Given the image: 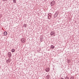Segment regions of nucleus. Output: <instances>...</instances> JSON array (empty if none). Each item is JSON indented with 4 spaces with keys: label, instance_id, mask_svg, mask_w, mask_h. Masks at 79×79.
<instances>
[{
    "label": "nucleus",
    "instance_id": "1",
    "mask_svg": "<svg viewBox=\"0 0 79 79\" xmlns=\"http://www.w3.org/2000/svg\"><path fill=\"white\" fill-rule=\"evenodd\" d=\"M55 4V2L54 1H52L51 2V6H53Z\"/></svg>",
    "mask_w": 79,
    "mask_h": 79
},
{
    "label": "nucleus",
    "instance_id": "2",
    "mask_svg": "<svg viewBox=\"0 0 79 79\" xmlns=\"http://www.w3.org/2000/svg\"><path fill=\"white\" fill-rule=\"evenodd\" d=\"M8 56L9 58H11V57L12 55L11 53L10 52H9L8 53Z\"/></svg>",
    "mask_w": 79,
    "mask_h": 79
},
{
    "label": "nucleus",
    "instance_id": "3",
    "mask_svg": "<svg viewBox=\"0 0 79 79\" xmlns=\"http://www.w3.org/2000/svg\"><path fill=\"white\" fill-rule=\"evenodd\" d=\"M54 34L55 32L54 31H52L50 34V35H54V36H55V35H54Z\"/></svg>",
    "mask_w": 79,
    "mask_h": 79
},
{
    "label": "nucleus",
    "instance_id": "4",
    "mask_svg": "<svg viewBox=\"0 0 79 79\" xmlns=\"http://www.w3.org/2000/svg\"><path fill=\"white\" fill-rule=\"evenodd\" d=\"M45 71H46V72H48L49 71H50V69H49V68H47L46 69H45Z\"/></svg>",
    "mask_w": 79,
    "mask_h": 79
},
{
    "label": "nucleus",
    "instance_id": "5",
    "mask_svg": "<svg viewBox=\"0 0 79 79\" xmlns=\"http://www.w3.org/2000/svg\"><path fill=\"white\" fill-rule=\"evenodd\" d=\"M22 42H23V43H24L25 42V41H26V40H25V39L24 38H23L22 39Z\"/></svg>",
    "mask_w": 79,
    "mask_h": 79
},
{
    "label": "nucleus",
    "instance_id": "6",
    "mask_svg": "<svg viewBox=\"0 0 79 79\" xmlns=\"http://www.w3.org/2000/svg\"><path fill=\"white\" fill-rule=\"evenodd\" d=\"M3 34L4 35H7V34H8V33H7V32L6 31H5V32H4V33H3Z\"/></svg>",
    "mask_w": 79,
    "mask_h": 79
},
{
    "label": "nucleus",
    "instance_id": "7",
    "mask_svg": "<svg viewBox=\"0 0 79 79\" xmlns=\"http://www.w3.org/2000/svg\"><path fill=\"white\" fill-rule=\"evenodd\" d=\"M50 47L52 48V49H53L55 48V46H53V45H51Z\"/></svg>",
    "mask_w": 79,
    "mask_h": 79
},
{
    "label": "nucleus",
    "instance_id": "8",
    "mask_svg": "<svg viewBox=\"0 0 79 79\" xmlns=\"http://www.w3.org/2000/svg\"><path fill=\"white\" fill-rule=\"evenodd\" d=\"M15 50L14 49H11V52H15Z\"/></svg>",
    "mask_w": 79,
    "mask_h": 79
},
{
    "label": "nucleus",
    "instance_id": "9",
    "mask_svg": "<svg viewBox=\"0 0 79 79\" xmlns=\"http://www.w3.org/2000/svg\"><path fill=\"white\" fill-rule=\"evenodd\" d=\"M65 79H69V77H66L65 78Z\"/></svg>",
    "mask_w": 79,
    "mask_h": 79
},
{
    "label": "nucleus",
    "instance_id": "10",
    "mask_svg": "<svg viewBox=\"0 0 79 79\" xmlns=\"http://www.w3.org/2000/svg\"><path fill=\"white\" fill-rule=\"evenodd\" d=\"M70 79H74V77H70Z\"/></svg>",
    "mask_w": 79,
    "mask_h": 79
},
{
    "label": "nucleus",
    "instance_id": "11",
    "mask_svg": "<svg viewBox=\"0 0 79 79\" xmlns=\"http://www.w3.org/2000/svg\"><path fill=\"white\" fill-rule=\"evenodd\" d=\"M14 3H16V0H13Z\"/></svg>",
    "mask_w": 79,
    "mask_h": 79
},
{
    "label": "nucleus",
    "instance_id": "12",
    "mask_svg": "<svg viewBox=\"0 0 79 79\" xmlns=\"http://www.w3.org/2000/svg\"><path fill=\"white\" fill-rule=\"evenodd\" d=\"M57 16V15H55L54 16V17H55V18H56V17Z\"/></svg>",
    "mask_w": 79,
    "mask_h": 79
},
{
    "label": "nucleus",
    "instance_id": "13",
    "mask_svg": "<svg viewBox=\"0 0 79 79\" xmlns=\"http://www.w3.org/2000/svg\"><path fill=\"white\" fill-rule=\"evenodd\" d=\"M49 16H50V18H51V16H50V15H49Z\"/></svg>",
    "mask_w": 79,
    "mask_h": 79
},
{
    "label": "nucleus",
    "instance_id": "14",
    "mask_svg": "<svg viewBox=\"0 0 79 79\" xmlns=\"http://www.w3.org/2000/svg\"><path fill=\"white\" fill-rule=\"evenodd\" d=\"M2 1H5V0H2Z\"/></svg>",
    "mask_w": 79,
    "mask_h": 79
},
{
    "label": "nucleus",
    "instance_id": "15",
    "mask_svg": "<svg viewBox=\"0 0 79 79\" xmlns=\"http://www.w3.org/2000/svg\"><path fill=\"white\" fill-rule=\"evenodd\" d=\"M25 27H26V26H25Z\"/></svg>",
    "mask_w": 79,
    "mask_h": 79
}]
</instances>
